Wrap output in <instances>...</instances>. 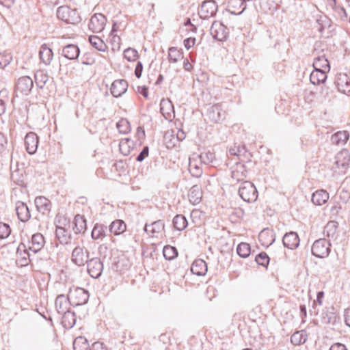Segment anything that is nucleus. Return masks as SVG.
<instances>
[{
    "label": "nucleus",
    "mask_w": 350,
    "mask_h": 350,
    "mask_svg": "<svg viewBox=\"0 0 350 350\" xmlns=\"http://www.w3.org/2000/svg\"><path fill=\"white\" fill-rule=\"evenodd\" d=\"M90 350H107L103 343L100 342H95L92 344V347H90Z\"/></svg>",
    "instance_id": "338daca9"
},
{
    "label": "nucleus",
    "mask_w": 350,
    "mask_h": 350,
    "mask_svg": "<svg viewBox=\"0 0 350 350\" xmlns=\"http://www.w3.org/2000/svg\"><path fill=\"white\" fill-rule=\"evenodd\" d=\"M59 19L68 24H77L81 21V17L76 9H71L66 5L60 6L57 10Z\"/></svg>",
    "instance_id": "f257e3e1"
},
{
    "label": "nucleus",
    "mask_w": 350,
    "mask_h": 350,
    "mask_svg": "<svg viewBox=\"0 0 350 350\" xmlns=\"http://www.w3.org/2000/svg\"><path fill=\"white\" fill-rule=\"evenodd\" d=\"M25 145L29 154H34L38 146V137L33 132L28 133L25 137Z\"/></svg>",
    "instance_id": "a211bd4d"
},
{
    "label": "nucleus",
    "mask_w": 350,
    "mask_h": 350,
    "mask_svg": "<svg viewBox=\"0 0 350 350\" xmlns=\"http://www.w3.org/2000/svg\"><path fill=\"white\" fill-rule=\"evenodd\" d=\"M33 86V82L31 77L23 76L20 77L16 84V91L24 95H28Z\"/></svg>",
    "instance_id": "2eb2a0df"
},
{
    "label": "nucleus",
    "mask_w": 350,
    "mask_h": 350,
    "mask_svg": "<svg viewBox=\"0 0 350 350\" xmlns=\"http://www.w3.org/2000/svg\"><path fill=\"white\" fill-rule=\"evenodd\" d=\"M307 340V334L305 330L295 332L291 337V342L294 345H299Z\"/></svg>",
    "instance_id": "37998d69"
},
{
    "label": "nucleus",
    "mask_w": 350,
    "mask_h": 350,
    "mask_svg": "<svg viewBox=\"0 0 350 350\" xmlns=\"http://www.w3.org/2000/svg\"><path fill=\"white\" fill-rule=\"evenodd\" d=\"M55 235L61 244H68L71 241L70 233L64 228L57 226Z\"/></svg>",
    "instance_id": "c9c22d12"
},
{
    "label": "nucleus",
    "mask_w": 350,
    "mask_h": 350,
    "mask_svg": "<svg viewBox=\"0 0 350 350\" xmlns=\"http://www.w3.org/2000/svg\"><path fill=\"white\" fill-rule=\"evenodd\" d=\"M168 58L170 62L176 63L183 58V53L176 47H170L169 49Z\"/></svg>",
    "instance_id": "09e8293b"
},
{
    "label": "nucleus",
    "mask_w": 350,
    "mask_h": 350,
    "mask_svg": "<svg viewBox=\"0 0 350 350\" xmlns=\"http://www.w3.org/2000/svg\"><path fill=\"white\" fill-rule=\"evenodd\" d=\"M134 148V142L129 138L122 139L119 144V148L120 152L127 156Z\"/></svg>",
    "instance_id": "ea45409f"
},
{
    "label": "nucleus",
    "mask_w": 350,
    "mask_h": 350,
    "mask_svg": "<svg viewBox=\"0 0 350 350\" xmlns=\"http://www.w3.org/2000/svg\"><path fill=\"white\" fill-rule=\"evenodd\" d=\"M16 211L18 218L23 222L27 221L31 217L28 206L23 202L18 201L16 202Z\"/></svg>",
    "instance_id": "412c9836"
},
{
    "label": "nucleus",
    "mask_w": 350,
    "mask_h": 350,
    "mask_svg": "<svg viewBox=\"0 0 350 350\" xmlns=\"http://www.w3.org/2000/svg\"><path fill=\"white\" fill-rule=\"evenodd\" d=\"M149 148L148 146H144L141 152L137 156L136 160L138 162H142L146 157L148 156Z\"/></svg>",
    "instance_id": "69168bd1"
},
{
    "label": "nucleus",
    "mask_w": 350,
    "mask_h": 350,
    "mask_svg": "<svg viewBox=\"0 0 350 350\" xmlns=\"http://www.w3.org/2000/svg\"><path fill=\"white\" fill-rule=\"evenodd\" d=\"M299 241L297 233L293 231L286 232L282 239L284 246L290 250L296 249L299 245Z\"/></svg>",
    "instance_id": "f3484780"
},
{
    "label": "nucleus",
    "mask_w": 350,
    "mask_h": 350,
    "mask_svg": "<svg viewBox=\"0 0 350 350\" xmlns=\"http://www.w3.org/2000/svg\"><path fill=\"white\" fill-rule=\"evenodd\" d=\"M34 78L36 85L40 89L44 88L46 83L49 80V76L47 73L42 70L36 71L34 75Z\"/></svg>",
    "instance_id": "79ce46f5"
},
{
    "label": "nucleus",
    "mask_w": 350,
    "mask_h": 350,
    "mask_svg": "<svg viewBox=\"0 0 350 350\" xmlns=\"http://www.w3.org/2000/svg\"><path fill=\"white\" fill-rule=\"evenodd\" d=\"M210 33L214 39L223 42L227 40L229 31L222 23L215 21L211 27Z\"/></svg>",
    "instance_id": "39448f33"
},
{
    "label": "nucleus",
    "mask_w": 350,
    "mask_h": 350,
    "mask_svg": "<svg viewBox=\"0 0 350 350\" xmlns=\"http://www.w3.org/2000/svg\"><path fill=\"white\" fill-rule=\"evenodd\" d=\"M69 299L70 305L73 306H79L85 304L89 299V293L83 288L75 287L70 288Z\"/></svg>",
    "instance_id": "7ed1b4c3"
},
{
    "label": "nucleus",
    "mask_w": 350,
    "mask_h": 350,
    "mask_svg": "<svg viewBox=\"0 0 350 350\" xmlns=\"http://www.w3.org/2000/svg\"><path fill=\"white\" fill-rule=\"evenodd\" d=\"M12 57L9 53H0V68L7 66L11 62Z\"/></svg>",
    "instance_id": "680f3d73"
},
{
    "label": "nucleus",
    "mask_w": 350,
    "mask_h": 350,
    "mask_svg": "<svg viewBox=\"0 0 350 350\" xmlns=\"http://www.w3.org/2000/svg\"><path fill=\"white\" fill-rule=\"evenodd\" d=\"M191 272L197 275H204L207 272V265L202 259H196L191 267Z\"/></svg>",
    "instance_id": "cd10ccee"
},
{
    "label": "nucleus",
    "mask_w": 350,
    "mask_h": 350,
    "mask_svg": "<svg viewBox=\"0 0 350 350\" xmlns=\"http://www.w3.org/2000/svg\"><path fill=\"white\" fill-rule=\"evenodd\" d=\"M89 254L90 252L86 248L77 246L72 252V262L79 267L83 266L89 260Z\"/></svg>",
    "instance_id": "423d86ee"
},
{
    "label": "nucleus",
    "mask_w": 350,
    "mask_h": 350,
    "mask_svg": "<svg viewBox=\"0 0 350 350\" xmlns=\"http://www.w3.org/2000/svg\"><path fill=\"white\" fill-rule=\"evenodd\" d=\"M239 195L246 202H254L258 198V191L250 181H243L239 189Z\"/></svg>",
    "instance_id": "f03ea898"
},
{
    "label": "nucleus",
    "mask_w": 350,
    "mask_h": 350,
    "mask_svg": "<svg viewBox=\"0 0 350 350\" xmlns=\"http://www.w3.org/2000/svg\"><path fill=\"white\" fill-rule=\"evenodd\" d=\"M258 239L263 246L269 247L275 241V234L272 230L263 229L259 233Z\"/></svg>",
    "instance_id": "a878e982"
},
{
    "label": "nucleus",
    "mask_w": 350,
    "mask_h": 350,
    "mask_svg": "<svg viewBox=\"0 0 350 350\" xmlns=\"http://www.w3.org/2000/svg\"><path fill=\"white\" fill-rule=\"evenodd\" d=\"M35 205L37 210L42 214L49 213L51 208V202L44 196H38L35 199Z\"/></svg>",
    "instance_id": "bb28decb"
},
{
    "label": "nucleus",
    "mask_w": 350,
    "mask_h": 350,
    "mask_svg": "<svg viewBox=\"0 0 350 350\" xmlns=\"http://www.w3.org/2000/svg\"><path fill=\"white\" fill-rule=\"evenodd\" d=\"M245 2L244 0H230L228 10L234 15L241 14L246 9Z\"/></svg>",
    "instance_id": "aec40b11"
},
{
    "label": "nucleus",
    "mask_w": 350,
    "mask_h": 350,
    "mask_svg": "<svg viewBox=\"0 0 350 350\" xmlns=\"http://www.w3.org/2000/svg\"><path fill=\"white\" fill-rule=\"evenodd\" d=\"M335 165L340 173H345L349 165L350 154L346 149L340 151L335 157Z\"/></svg>",
    "instance_id": "f8f14e48"
},
{
    "label": "nucleus",
    "mask_w": 350,
    "mask_h": 350,
    "mask_svg": "<svg viewBox=\"0 0 350 350\" xmlns=\"http://www.w3.org/2000/svg\"><path fill=\"white\" fill-rule=\"evenodd\" d=\"M5 98H8V91L6 90H2L0 91V116L3 114L5 111Z\"/></svg>",
    "instance_id": "052dcab7"
},
{
    "label": "nucleus",
    "mask_w": 350,
    "mask_h": 350,
    "mask_svg": "<svg viewBox=\"0 0 350 350\" xmlns=\"http://www.w3.org/2000/svg\"><path fill=\"white\" fill-rule=\"evenodd\" d=\"M329 200V193L324 189L317 190L312 195V202L314 204L321 206Z\"/></svg>",
    "instance_id": "c85d7f7f"
},
{
    "label": "nucleus",
    "mask_w": 350,
    "mask_h": 350,
    "mask_svg": "<svg viewBox=\"0 0 350 350\" xmlns=\"http://www.w3.org/2000/svg\"><path fill=\"white\" fill-rule=\"evenodd\" d=\"M87 229L86 219L83 215H77L73 221L72 230L75 234L83 233Z\"/></svg>",
    "instance_id": "c756f323"
},
{
    "label": "nucleus",
    "mask_w": 350,
    "mask_h": 350,
    "mask_svg": "<svg viewBox=\"0 0 350 350\" xmlns=\"http://www.w3.org/2000/svg\"><path fill=\"white\" fill-rule=\"evenodd\" d=\"M337 230V223L334 221H329L324 228L323 233L327 237H334Z\"/></svg>",
    "instance_id": "603ef678"
},
{
    "label": "nucleus",
    "mask_w": 350,
    "mask_h": 350,
    "mask_svg": "<svg viewBox=\"0 0 350 350\" xmlns=\"http://www.w3.org/2000/svg\"><path fill=\"white\" fill-rule=\"evenodd\" d=\"M87 271L93 278H98L103 271V264L99 258L94 257L86 262Z\"/></svg>",
    "instance_id": "6e6552de"
},
{
    "label": "nucleus",
    "mask_w": 350,
    "mask_h": 350,
    "mask_svg": "<svg viewBox=\"0 0 350 350\" xmlns=\"http://www.w3.org/2000/svg\"><path fill=\"white\" fill-rule=\"evenodd\" d=\"M313 67L314 69L329 72L330 70V65L325 55H319L314 59Z\"/></svg>",
    "instance_id": "2f4dec72"
},
{
    "label": "nucleus",
    "mask_w": 350,
    "mask_h": 350,
    "mask_svg": "<svg viewBox=\"0 0 350 350\" xmlns=\"http://www.w3.org/2000/svg\"><path fill=\"white\" fill-rule=\"evenodd\" d=\"M29 251H30L26 243H21L16 250V256L18 258H23V257H31V254H29Z\"/></svg>",
    "instance_id": "6e6d98bb"
},
{
    "label": "nucleus",
    "mask_w": 350,
    "mask_h": 350,
    "mask_svg": "<svg viewBox=\"0 0 350 350\" xmlns=\"http://www.w3.org/2000/svg\"><path fill=\"white\" fill-rule=\"evenodd\" d=\"M198 159L205 165H211L215 161V156L210 151L204 152L198 154Z\"/></svg>",
    "instance_id": "de8ad7c7"
},
{
    "label": "nucleus",
    "mask_w": 350,
    "mask_h": 350,
    "mask_svg": "<svg viewBox=\"0 0 350 350\" xmlns=\"http://www.w3.org/2000/svg\"><path fill=\"white\" fill-rule=\"evenodd\" d=\"M202 196V191L200 186L193 185L189 190L188 198L189 202L193 204H198L200 202Z\"/></svg>",
    "instance_id": "7c9ffc66"
},
{
    "label": "nucleus",
    "mask_w": 350,
    "mask_h": 350,
    "mask_svg": "<svg viewBox=\"0 0 350 350\" xmlns=\"http://www.w3.org/2000/svg\"><path fill=\"white\" fill-rule=\"evenodd\" d=\"M116 127L120 133L126 134L131 131L129 122L125 118H121L116 124Z\"/></svg>",
    "instance_id": "864d4df0"
},
{
    "label": "nucleus",
    "mask_w": 350,
    "mask_h": 350,
    "mask_svg": "<svg viewBox=\"0 0 350 350\" xmlns=\"http://www.w3.org/2000/svg\"><path fill=\"white\" fill-rule=\"evenodd\" d=\"M69 305H70L69 295L67 297L64 295H59L56 297L55 308L58 313L61 314L69 310Z\"/></svg>",
    "instance_id": "393cba45"
},
{
    "label": "nucleus",
    "mask_w": 350,
    "mask_h": 350,
    "mask_svg": "<svg viewBox=\"0 0 350 350\" xmlns=\"http://www.w3.org/2000/svg\"><path fill=\"white\" fill-rule=\"evenodd\" d=\"M62 324L66 329L72 328L76 323V316L75 312L68 310L63 313Z\"/></svg>",
    "instance_id": "e433bc0d"
},
{
    "label": "nucleus",
    "mask_w": 350,
    "mask_h": 350,
    "mask_svg": "<svg viewBox=\"0 0 350 350\" xmlns=\"http://www.w3.org/2000/svg\"><path fill=\"white\" fill-rule=\"evenodd\" d=\"M128 88L127 81L124 79L115 80L110 88V91L113 96L118 98L124 94Z\"/></svg>",
    "instance_id": "6ab92c4d"
},
{
    "label": "nucleus",
    "mask_w": 350,
    "mask_h": 350,
    "mask_svg": "<svg viewBox=\"0 0 350 350\" xmlns=\"http://www.w3.org/2000/svg\"><path fill=\"white\" fill-rule=\"evenodd\" d=\"M164 229V224L161 220L152 222L151 224H146L144 230L151 234L152 237L156 236V234L161 232Z\"/></svg>",
    "instance_id": "f704fd0d"
},
{
    "label": "nucleus",
    "mask_w": 350,
    "mask_h": 350,
    "mask_svg": "<svg viewBox=\"0 0 350 350\" xmlns=\"http://www.w3.org/2000/svg\"><path fill=\"white\" fill-rule=\"evenodd\" d=\"M160 110L163 117L167 120H172L175 117L174 107L169 98H163L160 103Z\"/></svg>",
    "instance_id": "dca6fc26"
},
{
    "label": "nucleus",
    "mask_w": 350,
    "mask_h": 350,
    "mask_svg": "<svg viewBox=\"0 0 350 350\" xmlns=\"http://www.w3.org/2000/svg\"><path fill=\"white\" fill-rule=\"evenodd\" d=\"M126 230V224L121 219L113 221L109 226V231L114 235H119Z\"/></svg>",
    "instance_id": "58836bf2"
},
{
    "label": "nucleus",
    "mask_w": 350,
    "mask_h": 350,
    "mask_svg": "<svg viewBox=\"0 0 350 350\" xmlns=\"http://www.w3.org/2000/svg\"><path fill=\"white\" fill-rule=\"evenodd\" d=\"M106 22L107 19L103 14H94L90 20L88 28L94 33H100L105 29Z\"/></svg>",
    "instance_id": "1a4fd4ad"
},
{
    "label": "nucleus",
    "mask_w": 350,
    "mask_h": 350,
    "mask_svg": "<svg viewBox=\"0 0 350 350\" xmlns=\"http://www.w3.org/2000/svg\"><path fill=\"white\" fill-rule=\"evenodd\" d=\"M206 116L210 121L217 123L225 119L226 111L221 105L215 104L208 108Z\"/></svg>",
    "instance_id": "9d476101"
},
{
    "label": "nucleus",
    "mask_w": 350,
    "mask_h": 350,
    "mask_svg": "<svg viewBox=\"0 0 350 350\" xmlns=\"http://www.w3.org/2000/svg\"><path fill=\"white\" fill-rule=\"evenodd\" d=\"M247 170L243 163L237 162L231 168V179L232 182L237 183L244 180L247 177Z\"/></svg>",
    "instance_id": "ddd939ff"
},
{
    "label": "nucleus",
    "mask_w": 350,
    "mask_h": 350,
    "mask_svg": "<svg viewBox=\"0 0 350 350\" xmlns=\"http://www.w3.org/2000/svg\"><path fill=\"white\" fill-rule=\"evenodd\" d=\"M334 14L340 18L344 20L347 18V14L343 7L338 6L334 12Z\"/></svg>",
    "instance_id": "0e129e2a"
},
{
    "label": "nucleus",
    "mask_w": 350,
    "mask_h": 350,
    "mask_svg": "<svg viewBox=\"0 0 350 350\" xmlns=\"http://www.w3.org/2000/svg\"><path fill=\"white\" fill-rule=\"evenodd\" d=\"M349 137V134L347 131H338L332 135L331 140L334 144H345L347 142Z\"/></svg>",
    "instance_id": "a19ab883"
},
{
    "label": "nucleus",
    "mask_w": 350,
    "mask_h": 350,
    "mask_svg": "<svg viewBox=\"0 0 350 350\" xmlns=\"http://www.w3.org/2000/svg\"><path fill=\"white\" fill-rule=\"evenodd\" d=\"M329 350H347V349L345 345L340 342H336L330 347Z\"/></svg>",
    "instance_id": "774afa93"
},
{
    "label": "nucleus",
    "mask_w": 350,
    "mask_h": 350,
    "mask_svg": "<svg viewBox=\"0 0 350 350\" xmlns=\"http://www.w3.org/2000/svg\"><path fill=\"white\" fill-rule=\"evenodd\" d=\"M111 43L112 45V49L113 51L117 50L119 51L120 49V36L115 35V34H111Z\"/></svg>",
    "instance_id": "e2e57ef3"
},
{
    "label": "nucleus",
    "mask_w": 350,
    "mask_h": 350,
    "mask_svg": "<svg viewBox=\"0 0 350 350\" xmlns=\"http://www.w3.org/2000/svg\"><path fill=\"white\" fill-rule=\"evenodd\" d=\"M124 56L129 62H134L138 57V52L133 48H128L124 51Z\"/></svg>",
    "instance_id": "4d7b16f0"
},
{
    "label": "nucleus",
    "mask_w": 350,
    "mask_h": 350,
    "mask_svg": "<svg viewBox=\"0 0 350 350\" xmlns=\"http://www.w3.org/2000/svg\"><path fill=\"white\" fill-rule=\"evenodd\" d=\"M174 227L179 231L183 230L188 225L187 220L183 215H177L173 219Z\"/></svg>",
    "instance_id": "a18cd8bd"
},
{
    "label": "nucleus",
    "mask_w": 350,
    "mask_h": 350,
    "mask_svg": "<svg viewBox=\"0 0 350 350\" xmlns=\"http://www.w3.org/2000/svg\"><path fill=\"white\" fill-rule=\"evenodd\" d=\"M218 6L214 0H206L202 2L198 11L200 17L206 19L214 16L217 11Z\"/></svg>",
    "instance_id": "0eeeda50"
},
{
    "label": "nucleus",
    "mask_w": 350,
    "mask_h": 350,
    "mask_svg": "<svg viewBox=\"0 0 350 350\" xmlns=\"http://www.w3.org/2000/svg\"><path fill=\"white\" fill-rule=\"evenodd\" d=\"M107 228L106 226L96 223L91 232V237L94 240L103 239L106 236Z\"/></svg>",
    "instance_id": "4c0bfd02"
},
{
    "label": "nucleus",
    "mask_w": 350,
    "mask_h": 350,
    "mask_svg": "<svg viewBox=\"0 0 350 350\" xmlns=\"http://www.w3.org/2000/svg\"><path fill=\"white\" fill-rule=\"evenodd\" d=\"M89 41L91 45L99 51L104 52L107 48L103 40L96 36H90Z\"/></svg>",
    "instance_id": "c03bdc74"
},
{
    "label": "nucleus",
    "mask_w": 350,
    "mask_h": 350,
    "mask_svg": "<svg viewBox=\"0 0 350 350\" xmlns=\"http://www.w3.org/2000/svg\"><path fill=\"white\" fill-rule=\"evenodd\" d=\"M44 244V237L39 232L32 234L31 239L26 243L28 249L34 254L39 252L43 248Z\"/></svg>",
    "instance_id": "9b49d317"
},
{
    "label": "nucleus",
    "mask_w": 350,
    "mask_h": 350,
    "mask_svg": "<svg viewBox=\"0 0 350 350\" xmlns=\"http://www.w3.org/2000/svg\"><path fill=\"white\" fill-rule=\"evenodd\" d=\"M237 252L240 257L247 258L250 254V245L247 243L242 242L238 245Z\"/></svg>",
    "instance_id": "3c124183"
},
{
    "label": "nucleus",
    "mask_w": 350,
    "mask_h": 350,
    "mask_svg": "<svg viewBox=\"0 0 350 350\" xmlns=\"http://www.w3.org/2000/svg\"><path fill=\"white\" fill-rule=\"evenodd\" d=\"M255 260L259 265L267 267L269 262V258L265 252H261L256 256Z\"/></svg>",
    "instance_id": "13d9d810"
},
{
    "label": "nucleus",
    "mask_w": 350,
    "mask_h": 350,
    "mask_svg": "<svg viewBox=\"0 0 350 350\" xmlns=\"http://www.w3.org/2000/svg\"><path fill=\"white\" fill-rule=\"evenodd\" d=\"M11 229L8 224L0 222V239H3L10 234Z\"/></svg>",
    "instance_id": "bf43d9fd"
},
{
    "label": "nucleus",
    "mask_w": 350,
    "mask_h": 350,
    "mask_svg": "<svg viewBox=\"0 0 350 350\" xmlns=\"http://www.w3.org/2000/svg\"><path fill=\"white\" fill-rule=\"evenodd\" d=\"M338 90L345 94H350V79L345 74L339 75L336 81Z\"/></svg>",
    "instance_id": "b1692460"
},
{
    "label": "nucleus",
    "mask_w": 350,
    "mask_h": 350,
    "mask_svg": "<svg viewBox=\"0 0 350 350\" xmlns=\"http://www.w3.org/2000/svg\"><path fill=\"white\" fill-rule=\"evenodd\" d=\"M80 53L79 47L72 44H67L62 49V55L68 59L75 60Z\"/></svg>",
    "instance_id": "4be33fe9"
},
{
    "label": "nucleus",
    "mask_w": 350,
    "mask_h": 350,
    "mask_svg": "<svg viewBox=\"0 0 350 350\" xmlns=\"http://www.w3.org/2000/svg\"><path fill=\"white\" fill-rule=\"evenodd\" d=\"M39 57L41 62L46 66L49 65L53 57L52 49L46 44H43L40 48Z\"/></svg>",
    "instance_id": "5701e85b"
},
{
    "label": "nucleus",
    "mask_w": 350,
    "mask_h": 350,
    "mask_svg": "<svg viewBox=\"0 0 350 350\" xmlns=\"http://www.w3.org/2000/svg\"><path fill=\"white\" fill-rule=\"evenodd\" d=\"M163 256L167 260H173L178 256V251L175 247L166 245L163 250Z\"/></svg>",
    "instance_id": "8fccbe9b"
},
{
    "label": "nucleus",
    "mask_w": 350,
    "mask_h": 350,
    "mask_svg": "<svg viewBox=\"0 0 350 350\" xmlns=\"http://www.w3.org/2000/svg\"><path fill=\"white\" fill-rule=\"evenodd\" d=\"M202 162L198 159V154L194 153L189 158V171L192 176L200 178L202 173Z\"/></svg>",
    "instance_id": "4468645a"
},
{
    "label": "nucleus",
    "mask_w": 350,
    "mask_h": 350,
    "mask_svg": "<svg viewBox=\"0 0 350 350\" xmlns=\"http://www.w3.org/2000/svg\"><path fill=\"white\" fill-rule=\"evenodd\" d=\"M334 98V91L327 86L321 88L317 99L321 103H329Z\"/></svg>",
    "instance_id": "72a5a7b5"
},
{
    "label": "nucleus",
    "mask_w": 350,
    "mask_h": 350,
    "mask_svg": "<svg viewBox=\"0 0 350 350\" xmlns=\"http://www.w3.org/2000/svg\"><path fill=\"white\" fill-rule=\"evenodd\" d=\"M330 246L325 239L316 240L312 246V254L317 258L327 257L330 252Z\"/></svg>",
    "instance_id": "20e7f679"
},
{
    "label": "nucleus",
    "mask_w": 350,
    "mask_h": 350,
    "mask_svg": "<svg viewBox=\"0 0 350 350\" xmlns=\"http://www.w3.org/2000/svg\"><path fill=\"white\" fill-rule=\"evenodd\" d=\"M327 72L314 69L310 75V81L314 85L324 83L327 79Z\"/></svg>",
    "instance_id": "473e14b6"
},
{
    "label": "nucleus",
    "mask_w": 350,
    "mask_h": 350,
    "mask_svg": "<svg viewBox=\"0 0 350 350\" xmlns=\"http://www.w3.org/2000/svg\"><path fill=\"white\" fill-rule=\"evenodd\" d=\"M74 350H88L90 346L88 340L82 336L77 337L73 342Z\"/></svg>",
    "instance_id": "49530a36"
},
{
    "label": "nucleus",
    "mask_w": 350,
    "mask_h": 350,
    "mask_svg": "<svg viewBox=\"0 0 350 350\" xmlns=\"http://www.w3.org/2000/svg\"><path fill=\"white\" fill-rule=\"evenodd\" d=\"M228 152L230 155L237 156L239 157V159H241V156L242 155V153H243V156H246V154H247V155H249L250 157H252V154L250 152H247L245 150L244 146H234L233 148H230L229 149Z\"/></svg>",
    "instance_id": "5fc2aeb1"
}]
</instances>
